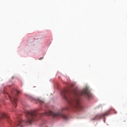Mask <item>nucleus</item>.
I'll list each match as a JSON object with an SVG mask.
<instances>
[{"label": "nucleus", "mask_w": 127, "mask_h": 127, "mask_svg": "<svg viewBox=\"0 0 127 127\" xmlns=\"http://www.w3.org/2000/svg\"><path fill=\"white\" fill-rule=\"evenodd\" d=\"M109 114H110L109 113V111H108V112H106L105 113H104L103 114L97 115L95 117V120L101 119L102 118H104L105 117H106V116H108Z\"/></svg>", "instance_id": "nucleus-3"}, {"label": "nucleus", "mask_w": 127, "mask_h": 127, "mask_svg": "<svg viewBox=\"0 0 127 127\" xmlns=\"http://www.w3.org/2000/svg\"><path fill=\"white\" fill-rule=\"evenodd\" d=\"M38 103H41V104H42L43 103H44L43 101L40 100H38Z\"/></svg>", "instance_id": "nucleus-6"}, {"label": "nucleus", "mask_w": 127, "mask_h": 127, "mask_svg": "<svg viewBox=\"0 0 127 127\" xmlns=\"http://www.w3.org/2000/svg\"><path fill=\"white\" fill-rule=\"evenodd\" d=\"M63 97L70 104L71 108L76 109L78 111H82L83 107L79 104L81 99V96L90 98L91 93L87 88H84L83 90L70 91L65 89L61 92Z\"/></svg>", "instance_id": "nucleus-2"}, {"label": "nucleus", "mask_w": 127, "mask_h": 127, "mask_svg": "<svg viewBox=\"0 0 127 127\" xmlns=\"http://www.w3.org/2000/svg\"><path fill=\"white\" fill-rule=\"evenodd\" d=\"M3 118H6L8 119V122H9V116L7 114L2 113L0 115V120Z\"/></svg>", "instance_id": "nucleus-5"}, {"label": "nucleus", "mask_w": 127, "mask_h": 127, "mask_svg": "<svg viewBox=\"0 0 127 127\" xmlns=\"http://www.w3.org/2000/svg\"><path fill=\"white\" fill-rule=\"evenodd\" d=\"M14 90L15 91V92H16L17 94H18L20 93V91H19V90H16V89H15V90Z\"/></svg>", "instance_id": "nucleus-7"}, {"label": "nucleus", "mask_w": 127, "mask_h": 127, "mask_svg": "<svg viewBox=\"0 0 127 127\" xmlns=\"http://www.w3.org/2000/svg\"><path fill=\"white\" fill-rule=\"evenodd\" d=\"M45 108H49V110L45 111L44 113L42 114H38L35 111H32L31 112H27L26 114V120H19L15 124H14L15 127H23L24 125L26 124H31L34 122L36 121V120L41 117L43 116H52L54 117H61L64 120H67L68 118L67 116L63 114V112L68 110V107H64L61 109H59L57 113H54L53 111H55L57 109L56 107L55 106H51L50 107L48 106H45Z\"/></svg>", "instance_id": "nucleus-1"}, {"label": "nucleus", "mask_w": 127, "mask_h": 127, "mask_svg": "<svg viewBox=\"0 0 127 127\" xmlns=\"http://www.w3.org/2000/svg\"><path fill=\"white\" fill-rule=\"evenodd\" d=\"M9 98L11 102L12 103L13 105L14 108H16V102H17V99H16V97L13 96L12 97H11L10 96H9Z\"/></svg>", "instance_id": "nucleus-4"}, {"label": "nucleus", "mask_w": 127, "mask_h": 127, "mask_svg": "<svg viewBox=\"0 0 127 127\" xmlns=\"http://www.w3.org/2000/svg\"><path fill=\"white\" fill-rule=\"evenodd\" d=\"M42 59H43V58H39V60H41Z\"/></svg>", "instance_id": "nucleus-8"}]
</instances>
